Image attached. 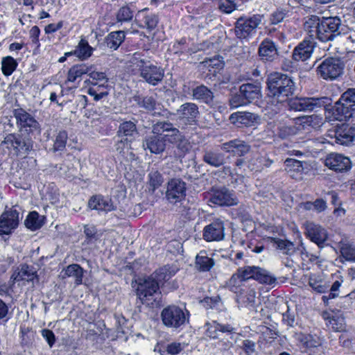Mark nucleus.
Returning <instances> with one entry per match:
<instances>
[{
  "mask_svg": "<svg viewBox=\"0 0 355 355\" xmlns=\"http://www.w3.org/2000/svg\"><path fill=\"white\" fill-rule=\"evenodd\" d=\"M118 136L134 138L138 135L136 125L131 121H126L121 123L117 132Z\"/></svg>",
  "mask_w": 355,
  "mask_h": 355,
  "instance_id": "39",
  "label": "nucleus"
},
{
  "mask_svg": "<svg viewBox=\"0 0 355 355\" xmlns=\"http://www.w3.org/2000/svg\"><path fill=\"white\" fill-rule=\"evenodd\" d=\"M1 146L16 156L25 155L32 148L30 142L17 134L7 135L1 142Z\"/></svg>",
  "mask_w": 355,
  "mask_h": 355,
  "instance_id": "6",
  "label": "nucleus"
},
{
  "mask_svg": "<svg viewBox=\"0 0 355 355\" xmlns=\"http://www.w3.org/2000/svg\"><path fill=\"white\" fill-rule=\"evenodd\" d=\"M184 349V346L180 343H172L166 345V351L168 355H176Z\"/></svg>",
  "mask_w": 355,
  "mask_h": 355,
  "instance_id": "60",
  "label": "nucleus"
},
{
  "mask_svg": "<svg viewBox=\"0 0 355 355\" xmlns=\"http://www.w3.org/2000/svg\"><path fill=\"white\" fill-rule=\"evenodd\" d=\"M267 85L270 95L280 103L286 101L295 92L293 80L288 76L279 72L268 76Z\"/></svg>",
  "mask_w": 355,
  "mask_h": 355,
  "instance_id": "2",
  "label": "nucleus"
},
{
  "mask_svg": "<svg viewBox=\"0 0 355 355\" xmlns=\"http://www.w3.org/2000/svg\"><path fill=\"white\" fill-rule=\"evenodd\" d=\"M177 272V269L168 265L160 268L155 272V277L158 283H163L171 278Z\"/></svg>",
  "mask_w": 355,
  "mask_h": 355,
  "instance_id": "43",
  "label": "nucleus"
},
{
  "mask_svg": "<svg viewBox=\"0 0 355 355\" xmlns=\"http://www.w3.org/2000/svg\"><path fill=\"white\" fill-rule=\"evenodd\" d=\"M234 329L230 326H223V340H226L225 345L232 346L239 338V334L233 331Z\"/></svg>",
  "mask_w": 355,
  "mask_h": 355,
  "instance_id": "50",
  "label": "nucleus"
},
{
  "mask_svg": "<svg viewBox=\"0 0 355 355\" xmlns=\"http://www.w3.org/2000/svg\"><path fill=\"white\" fill-rule=\"evenodd\" d=\"M18 63L11 56L3 57L1 60V71L4 76H10L16 69Z\"/></svg>",
  "mask_w": 355,
  "mask_h": 355,
  "instance_id": "44",
  "label": "nucleus"
},
{
  "mask_svg": "<svg viewBox=\"0 0 355 355\" xmlns=\"http://www.w3.org/2000/svg\"><path fill=\"white\" fill-rule=\"evenodd\" d=\"M84 272V269L80 265L73 263L67 266L62 272L61 275L63 279L73 277L75 284L78 286L83 283Z\"/></svg>",
  "mask_w": 355,
  "mask_h": 355,
  "instance_id": "26",
  "label": "nucleus"
},
{
  "mask_svg": "<svg viewBox=\"0 0 355 355\" xmlns=\"http://www.w3.org/2000/svg\"><path fill=\"white\" fill-rule=\"evenodd\" d=\"M173 132H175L174 136L172 138H168V141L175 144L180 153L184 155L191 148L190 143L179 130H173Z\"/></svg>",
  "mask_w": 355,
  "mask_h": 355,
  "instance_id": "35",
  "label": "nucleus"
},
{
  "mask_svg": "<svg viewBox=\"0 0 355 355\" xmlns=\"http://www.w3.org/2000/svg\"><path fill=\"white\" fill-rule=\"evenodd\" d=\"M313 122L312 116H304L296 119L293 125H283L278 129V136L282 139L298 134L302 130H309Z\"/></svg>",
  "mask_w": 355,
  "mask_h": 355,
  "instance_id": "11",
  "label": "nucleus"
},
{
  "mask_svg": "<svg viewBox=\"0 0 355 355\" xmlns=\"http://www.w3.org/2000/svg\"><path fill=\"white\" fill-rule=\"evenodd\" d=\"M140 15L142 16L141 26L149 31L156 28L159 21L158 16L156 14L147 12L146 10H143L140 12Z\"/></svg>",
  "mask_w": 355,
  "mask_h": 355,
  "instance_id": "37",
  "label": "nucleus"
},
{
  "mask_svg": "<svg viewBox=\"0 0 355 355\" xmlns=\"http://www.w3.org/2000/svg\"><path fill=\"white\" fill-rule=\"evenodd\" d=\"M35 277L36 274L33 268L26 264H24L20 266L17 272L16 271L13 273L11 278L16 282L23 280L30 282L33 281Z\"/></svg>",
  "mask_w": 355,
  "mask_h": 355,
  "instance_id": "32",
  "label": "nucleus"
},
{
  "mask_svg": "<svg viewBox=\"0 0 355 355\" xmlns=\"http://www.w3.org/2000/svg\"><path fill=\"white\" fill-rule=\"evenodd\" d=\"M248 104L241 92L236 93L230 99V105L232 108Z\"/></svg>",
  "mask_w": 355,
  "mask_h": 355,
  "instance_id": "55",
  "label": "nucleus"
},
{
  "mask_svg": "<svg viewBox=\"0 0 355 355\" xmlns=\"http://www.w3.org/2000/svg\"><path fill=\"white\" fill-rule=\"evenodd\" d=\"M305 229L308 237L316 244L320 245L326 241L327 232L320 225L312 222H306Z\"/></svg>",
  "mask_w": 355,
  "mask_h": 355,
  "instance_id": "17",
  "label": "nucleus"
},
{
  "mask_svg": "<svg viewBox=\"0 0 355 355\" xmlns=\"http://www.w3.org/2000/svg\"><path fill=\"white\" fill-rule=\"evenodd\" d=\"M42 337L46 340L50 347H51L55 342V336L54 333L47 329H44L41 331Z\"/></svg>",
  "mask_w": 355,
  "mask_h": 355,
  "instance_id": "61",
  "label": "nucleus"
},
{
  "mask_svg": "<svg viewBox=\"0 0 355 355\" xmlns=\"http://www.w3.org/2000/svg\"><path fill=\"white\" fill-rule=\"evenodd\" d=\"M88 206L92 209H96L105 212L115 210L116 208L111 199L105 198L100 195L92 196L89 200Z\"/></svg>",
  "mask_w": 355,
  "mask_h": 355,
  "instance_id": "19",
  "label": "nucleus"
},
{
  "mask_svg": "<svg viewBox=\"0 0 355 355\" xmlns=\"http://www.w3.org/2000/svg\"><path fill=\"white\" fill-rule=\"evenodd\" d=\"M238 200L233 193L229 191H223V206H232L236 205Z\"/></svg>",
  "mask_w": 355,
  "mask_h": 355,
  "instance_id": "59",
  "label": "nucleus"
},
{
  "mask_svg": "<svg viewBox=\"0 0 355 355\" xmlns=\"http://www.w3.org/2000/svg\"><path fill=\"white\" fill-rule=\"evenodd\" d=\"M131 139H121L115 144L116 150L121 155L125 154V150L130 148Z\"/></svg>",
  "mask_w": 355,
  "mask_h": 355,
  "instance_id": "56",
  "label": "nucleus"
},
{
  "mask_svg": "<svg viewBox=\"0 0 355 355\" xmlns=\"http://www.w3.org/2000/svg\"><path fill=\"white\" fill-rule=\"evenodd\" d=\"M259 54L263 60H272L277 56V50L271 40H264L259 46Z\"/></svg>",
  "mask_w": 355,
  "mask_h": 355,
  "instance_id": "28",
  "label": "nucleus"
},
{
  "mask_svg": "<svg viewBox=\"0 0 355 355\" xmlns=\"http://www.w3.org/2000/svg\"><path fill=\"white\" fill-rule=\"evenodd\" d=\"M133 16L134 11L128 6L121 7L116 15L117 22L120 23L130 21Z\"/></svg>",
  "mask_w": 355,
  "mask_h": 355,
  "instance_id": "46",
  "label": "nucleus"
},
{
  "mask_svg": "<svg viewBox=\"0 0 355 355\" xmlns=\"http://www.w3.org/2000/svg\"><path fill=\"white\" fill-rule=\"evenodd\" d=\"M325 98H300L290 101L289 105L295 111H313L324 106Z\"/></svg>",
  "mask_w": 355,
  "mask_h": 355,
  "instance_id": "13",
  "label": "nucleus"
},
{
  "mask_svg": "<svg viewBox=\"0 0 355 355\" xmlns=\"http://www.w3.org/2000/svg\"><path fill=\"white\" fill-rule=\"evenodd\" d=\"M68 139L67 132L65 130L60 131L55 136L53 144L54 151H62L65 148Z\"/></svg>",
  "mask_w": 355,
  "mask_h": 355,
  "instance_id": "49",
  "label": "nucleus"
},
{
  "mask_svg": "<svg viewBox=\"0 0 355 355\" xmlns=\"http://www.w3.org/2000/svg\"><path fill=\"white\" fill-rule=\"evenodd\" d=\"M19 224V212L15 209L4 211L0 216V235L9 234Z\"/></svg>",
  "mask_w": 355,
  "mask_h": 355,
  "instance_id": "14",
  "label": "nucleus"
},
{
  "mask_svg": "<svg viewBox=\"0 0 355 355\" xmlns=\"http://www.w3.org/2000/svg\"><path fill=\"white\" fill-rule=\"evenodd\" d=\"M344 64L338 58H329L317 67L318 74L324 80H335L343 72Z\"/></svg>",
  "mask_w": 355,
  "mask_h": 355,
  "instance_id": "7",
  "label": "nucleus"
},
{
  "mask_svg": "<svg viewBox=\"0 0 355 355\" xmlns=\"http://www.w3.org/2000/svg\"><path fill=\"white\" fill-rule=\"evenodd\" d=\"M93 51L94 49L89 44L88 42L85 38H81L73 50V53L80 60H85L91 57Z\"/></svg>",
  "mask_w": 355,
  "mask_h": 355,
  "instance_id": "33",
  "label": "nucleus"
},
{
  "mask_svg": "<svg viewBox=\"0 0 355 355\" xmlns=\"http://www.w3.org/2000/svg\"><path fill=\"white\" fill-rule=\"evenodd\" d=\"M324 164L336 172L347 171L351 168L350 159L340 154L331 153L326 157Z\"/></svg>",
  "mask_w": 355,
  "mask_h": 355,
  "instance_id": "15",
  "label": "nucleus"
},
{
  "mask_svg": "<svg viewBox=\"0 0 355 355\" xmlns=\"http://www.w3.org/2000/svg\"><path fill=\"white\" fill-rule=\"evenodd\" d=\"M297 338L307 349L314 348L320 345L319 340L310 334H298Z\"/></svg>",
  "mask_w": 355,
  "mask_h": 355,
  "instance_id": "45",
  "label": "nucleus"
},
{
  "mask_svg": "<svg viewBox=\"0 0 355 355\" xmlns=\"http://www.w3.org/2000/svg\"><path fill=\"white\" fill-rule=\"evenodd\" d=\"M341 257L348 261H355V245L347 238H342L337 243Z\"/></svg>",
  "mask_w": 355,
  "mask_h": 355,
  "instance_id": "25",
  "label": "nucleus"
},
{
  "mask_svg": "<svg viewBox=\"0 0 355 355\" xmlns=\"http://www.w3.org/2000/svg\"><path fill=\"white\" fill-rule=\"evenodd\" d=\"M137 295L142 304L146 306L155 308L162 305L159 283L153 278L149 277L139 284Z\"/></svg>",
  "mask_w": 355,
  "mask_h": 355,
  "instance_id": "3",
  "label": "nucleus"
},
{
  "mask_svg": "<svg viewBox=\"0 0 355 355\" xmlns=\"http://www.w3.org/2000/svg\"><path fill=\"white\" fill-rule=\"evenodd\" d=\"M309 285L313 291L318 293H323L329 288L327 282L322 277L315 275L309 277Z\"/></svg>",
  "mask_w": 355,
  "mask_h": 355,
  "instance_id": "40",
  "label": "nucleus"
},
{
  "mask_svg": "<svg viewBox=\"0 0 355 355\" xmlns=\"http://www.w3.org/2000/svg\"><path fill=\"white\" fill-rule=\"evenodd\" d=\"M89 72V66L85 64H76L71 67L67 73L65 83H76L81 77Z\"/></svg>",
  "mask_w": 355,
  "mask_h": 355,
  "instance_id": "31",
  "label": "nucleus"
},
{
  "mask_svg": "<svg viewBox=\"0 0 355 355\" xmlns=\"http://www.w3.org/2000/svg\"><path fill=\"white\" fill-rule=\"evenodd\" d=\"M263 17V16L261 15H254L248 18H239L234 27V32L236 37L240 39L248 37L261 24Z\"/></svg>",
  "mask_w": 355,
  "mask_h": 355,
  "instance_id": "9",
  "label": "nucleus"
},
{
  "mask_svg": "<svg viewBox=\"0 0 355 355\" xmlns=\"http://www.w3.org/2000/svg\"><path fill=\"white\" fill-rule=\"evenodd\" d=\"M193 97L195 99L209 103L212 101L213 94L207 87L200 85L193 89Z\"/></svg>",
  "mask_w": 355,
  "mask_h": 355,
  "instance_id": "42",
  "label": "nucleus"
},
{
  "mask_svg": "<svg viewBox=\"0 0 355 355\" xmlns=\"http://www.w3.org/2000/svg\"><path fill=\"white\" fill-rule=\"evenodd\" d=\"M125 39V33L122 31L111 32L105 38L107 47L116 50Z\"/></svg>",
  "mask_w": 355,
  "mask_h": 355,
  "instance_id": "38",
  "label": "nucleus"
},
{
  "mask_svg": "<svg viewBox=\"0 0 355 355\" xmlns=\"http://www.w3.org/2000/svg\"><path fill=\"white\" fill-rule=\"evenodd\" d=\"M341 20L338 17L320 18L311 15L304 22V28L311 39L327 42L340 33Z\"/></svg>",
  "mask_w": 355,
  "mask_h": 355,
  "instance_id": "1",
  "label": "nucleus"
},
{
  "mask_svg": "<svg viewBox=\"0 0 355 355\" xmlns=\"http://www.w3.org/2000/svg\"><path fill=\"white\" fill-rule=\"evenodd\" d=\"M214 265L212 259L206 255H198L196 259V266L200 271H208Z\"/></svg>",
  "mask_w": 355,
  "mask_h": 355,
  "instance_id": "48",
  "label": "nucleus"
},
{
  "mask_svg": "<svg viewBox=\"0 0 355 355\" xmlns=\"http://www.w3.org/2000/svg\"><path fill=\"white\" fill-rule=\"evenodd\" d=\"M84 83L89 85L87 88V93L91 96H93L94 100L96 101H98L108 95V92L104 83H93L90 80H85Z\"/></svg>",
  "mask_w": 355,
  "mask_h": 355,
  "instance_id": "29",
  "label": "nucleus"
},
{
  "mask_svg": "<svg viewBox=\"0 0 355 355\" xmlns=\"http://www.w3.org/2000/svg\"><path fill=\"white\" fill-rule=\"evenodd\" d=\"M257 281L261 284L274 285L277 282V279L266 270L261 268Z\"/></svg>",
  "mask_w": 355,
  "mask_h": 355,
  "instance_id": "52",
  "label": "nucleus"
},
{
  "mask_svg": "<svg viewBox=\"0 0 355 355\" xmlns=\"http://www.w3.org/2000/svg\"><path fill=\"white\" fill-rule=\"evenodd\" d=\"M261 268L257 266H244L238 269L237 273L233 275L230 281V284H234L236 278L241 282L249 279H257Z\"/></svg>",
  "mask_w": 355,
  "mask_h": 355,
  "instance_id": "23",
  "label": "nucleus"
},
{
  "mask_svg": "<svg viewBox=\"0 0 355 355\" xmlns=\"http://www.w3.org/2000/svg\"><path fill=\"white\" fill-rule=\"evenodd\" d=\"M209 205L212 207L222 205V191H216L211 194L209 200Z\"/></svg>",
  "mask_w": 355,
  "mask_h": 355,
  "instance_id": "58",
  "label": "nucleus"
},
{
  "mask_svg": "<svg viewBox=\"0 0 355 355\" xmlns=\"http://www.w3.org/2000/svg\"><path fill=\"white\" fill-rule=\"evenodd\" d=\"M222 331V327L220 324L213 322L212 324H209L207 325V329H206V335L211 338H218L220 332Z\"/></svg>",
  "mask_w": 355,
  "mask_h": 355,
  "instance_id": "54",
  "label": "nucleus"
},
{
  "mask_svg": "<svg viewBox=\"0 0 355 355\" xmlns=\"http://www.w3.org/2000/svg\"><path fill=\"white\" fill-rule=\"evenodd\" d=\"M178 119L183 124H192L199 114L198 106L193 103H186L177 110Z\"/></svg>",
  "mask_w": 355,
  "mask_h": 355,
  "instance_id": "16",
  "label": "nucleus"
},
{
  "mask_svg": "<svg viewBox=\"0 0 355 355\" xmlns=\"http://www.w3.org/2000/svg\"><path fill=\"white\" fill-rule=\"evenodd\" d=\"M186 183L179 178L170 180L167 183L166 198L171 204H176L186 197Z\"/></svg>",
  "mask_w": 355,
  "mask_h": 355,
  "instance_id": "10",
  "label": "nucleus"
},
{
  "mask_svg": "<svg viewBox=\"0 0 355 355\" xmlns=\"http://www.w3.org/2000/svg\"><path fill=\"white\" fill-rule=\"evenodd\" d=\"M140 71V76L146 83L152 85H157L162 82L164 71L159 67L154 65L150 61L140 60L137 63Z\"/></svg>",
  "mask_w": 355,
  "mask_h": 355,
  "instance_id": "8",
  "label": "nucleus"
},
{
  "mask_svg": "<svg viewBox=\"0 0 355 355\" xmlns=\"http://www.w3.org/2000/svg\"><path fill=\"white\" fill-rule=\"evenodd\" d=\"M322 318L327 321V325L336 331H342L345 329V318L340 311H324Z\"/></svg>",
  "mask_w": 355,
  "mask_h": 355,
  "instance_id": "18",
  "label": "nucleus"
},
{
  "mask_svg": "<svg viewBox=\"0 0 355 355\" xmlns=\"http://www.w3.org/2000/svg\"><path fill=\"white\" fill-rule=\"evenodd\" d=\"M295 254L301 257L302 264H305V263L309 262V253L306 250L303 243H301L297 248Z\"/></svg>",
  "mask_w": 355,
  "mask_h": 355,
  "instance_id": "62",
  "label": "nucleus"
},
{
  "mask_svg": "<svg viewBox=\"0 0 355 355\" xmlns=\"http://www.w3.org/2000/svg\"><path fill=\"white\" fill-rule=\"evenodd\" d=\"M15 116L20 128L29 132L40 134V125L31 114L23 109H17L15 111Z\"/></svg>",
  "mask_w": 355,
  "mask_h": 355,
  "instance_id": "12",
  "label": "nucleus"
},
{
  "mask_svg": "<svg viewBox=\"0 0 355 355\" xmlns=\"http://www.w3.org/2000/svg\"><path fill=\"white\" fill-rule=\"evenodd\" d=\"M24 223L28 229L34 231L40 229L43 225L44 220L37 212L32 211L26 217Z\"/></svg>",
  "mask_w": 355,
  "mask_h": 355,
  "instance_id": "41",
  "label": "nucleus"
},
{
  "mask_svg": "<svg viewBox=\"0 0 355 355\" xmlns=\"http://www.w3.org/2000/svg\"><path fill=\"white\" fill-rule=\"evenodd\" d=\"M156 105V101L152 96H146L143 98L141 106L148 110H153Z\"/></svg>",
  "mask_w": 355,
  "mask_h": 355,
  "instance_id": "63",
  "label": "nucleus"
},
{
  "mask_svg": "<svg viewBox=\"0 0 355 355\" xmlns=\"http://www.w3.org/2000/svg\"><path fill=\"white\" fill-rule=\"evenodd\" d=\"M229 119L232 124L236 126H250L257 119V116L251 112H237L232 114Z\"/></svg>",
  "mask_w": 355,
  "mask_h": 355,
  "instance_id": "21",
  "label": "nucleus"
},
{
  "mask_svg": "<svg viewBox=\"0 0 355 355\" xmlns=\"http://www.w3.org/2000/svg\"><path fill=\"white\" fill-rule=\"evenodd\" d=\"M274 241L277 245V248L284 254H293V253H295L297 248L295 247L292 242L279 239H275Z\"/></svg>",
  "mask_w": 355,
  "mask_h": 355,
  "instance_id": "47",
  "label": "nucleus"
},
{
  "mask_svg": "<svg viewBox=\"0 0 355 355\" xmlns=\"http://www.w3.org/2000/svg\"><path fill=\"white\" fill-rule=\"evenodd\" d=\"M204 160L207 164L214 166H218L222 163L220 153H217L212 150L208 151L205 153L204 155Z\"/></svg>",
  "mask_w": 355,
  "mask_h": 355,
  "instance_id": "53",
  "label": "nucleus"
},
{
  "mask_svg": "<svg viewBox=\"0 0 355 355\" xmlns=\"http://www.w3.org/2000/svg\"><path fill=\"white\" fill-rule=\"evenodd\" d=\"M163 324L171 328H179L189 321V312L175 305H170L161 312Z\"/></svg>",
  "mask_w": 355,
  "mask_h": 355,
  "instance_id": "5",
  "label": "nucleus"
},
{
  "mask_svg": "<svg viewBox=\"0 0 355 355\" xmlns=\"http://www.w3.org/2000/svg\"><path fill=\"white\" fill-rule=\"evenodd\" d=\"M314 44L313 41L304 40L294 49L293 59L297 61H305L309 59L313 53Z\"/></svg>",
  "mask_w": 355,
  "mask_h": 355,
  "instance_id": "20",
  "label": "nucleus"
},
{
  "mask_svg": "<svg viewBox=\"0 0 355 355\" xmlns=\"http://www.w3.org/2000/svg\"><path fill=\"white\" fill-rule=\"evenodd\" d=\"M158 135L148 137L143 143L144 148L145 150L148 149L150 153L155 154L162 153L165 149V141L166 139Z\"/></svg>",
  "mask_w": 355,
  "mask_h": 355,
  "instance_id": "22",
  "label": "nucleus"
},
{
  "mask_svg": "<svg viewBox=\"0 0 355 355\" xmlns=\"http://www.w3.org/2000/svg\"><path fill=\"white\" fill-rule=\"evenodd\" d=\"M89 72L87 74L92 79L103 82L104 84L107 83V78L104 73L94 71L92 65L89 66Z\"/></svg>",
  "mask_w": 355,
  "mask_h": 355,
  "instance_id": "57",
  "label": "nucleus"
},
{
  "mask_svg": "<svg viewBox=\"0 0 355 355\" xmlns=\"http://www.w3.org/2000/svg\"><path fill=\"white\" fill-rule=\"evenodd\" d=\"M30 38L33 44H35L37 46H39V37L40 35V30L38 26H34L30 30Z\"/></svg>",
  "mask_w": 355,
  "mask_h": 355,
  "instance_id": "64",
  "label": "nucleus"
},
{
  "mask_svg": "<svg viewBox=\"0 0 355 355\" xmlns=\"http://www.w3.org/2000/svg\"><path fill=\"white\" fill-rule=\"evenodd\" d=\"M203 236L207 241L220 240L222 239V222L220 220L217 219L212 223L205 226Z\"/></svg>",
  "mask_w": 355,
  "mask_h": 355,
  "instance_id": "24",
  "label": "nucleus"
},
{
  "mask_svg": "<svg viewBox=\"0 0 355 355\" xmlns=\"http://www.w3.org/2000/svg\"><path fill=\"white\" fill-rule=\"evenodd\" d=\"M333 115L340 121L355 117V89H349L343 94L333 108Z\"/></svg>",
  "mask_w": 355,
  "mask_h": 355,
  "instance_id": "4",
  "label": "nucleus"
},
{
  "mask_svg": "<svg viewBox=\"0 0 355 355\" xmlns=\"http://www.w3.org/2000/svg\"><path fill=\"white\" fill-rule=\"evenodd\" d=\"M286 170L293 178H298L301 176L303 172L302 162L291 158H288L285 160Z\"/></svg>",
  "mask_w": 355,
  "mask_h": 355,
  "instance_id": "36",
  "label": "nucleus"
},
{
  "mask_svg": "<svg viewBox=\"0 0 355 355\" xmlns=\"http://www.w3.org/2000/svg\"><path fill=\"white\" fill-rule=\"evenodd\" d=\"M148 184L154 191L159 188L163 182V178L157 171H152L148 174Z\"/></svg>",
  "mask_w": 355,
  "mask_h": 355,
  "instance_id": "51",
  "label": "nucleus"
},
{
  "mask_svg": "<svg viewBox=\"0 0 355 355\" xmlns=\"http://www.w3.org/2000/svg\"><path fill=\"white\" fill-rule=\"evenodd\" d=\"M223 150L227 153H232L234 155L242 156L250 150V146L244 141L233 140L223 144Z\"/></svg>",
  "mask_w": 355,
  "mask_h": 355,
  "instance_id": "30",
  "label": "nucleus"
},
{
  "mask_svg": "<svg viewBox=\"0 0 355 355\" xmlns=\"http://www.w3.org/2000/svg\"><path fill=\"white\" fill-rule=\"evenodd\" d=\"M239 89L248 103L258 100L261 96V87L259 85L243 84Z\"/></svg>",
  "mask_w": 355,
  "mask_h": 355,
  "instance_id": "27",
  "label": "nucleus"
},
{
  "mask_svg": "<svg viewBox=\"0 0 355 355\" xmlns=\"http://www.w3.org/2000/svg\"><path fill=\"white\" fill-rule=\"evenodd\" d=\"M173 130H179L178 129L173 127V125L166 121H159L157 122L153 126V132L156 135H162L164 132H167L164 135V138L168 141V138H172L175 132Z\"/></svg>",
  "mask_w": 355,
  "mask_h": 355,
  "instance_id": "34",
  "label": "nucleus"
}]
</instances>
